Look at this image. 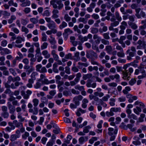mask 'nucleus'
<instances>
[{"instance_id":"nucleus-1","label":"nucleus","mask_w":146,"mask_h":146,"mask_svg":"<svg viewBox=\"0 0 146 146\" xmlns=\"http://www.w3.org/2000/svg\"><path fill=\"white\" fill-rule=\"evenodd\" d=\"M51 5L53 6L54 9H58L59 10L61 9L64 7V5L61 0H58L56 2L54 0H52L50 1Z\"/></svg>"},{"instance_id":"nucleus-8","label":"nucleus","mask_w":146,"mask_h":146,"mask_svg":"<svg viewBox=\"0 0 146 146\" xmlns=\"http://www.w3.org/2000/svg\"><path fill=\"white\" fill-rule=\"evenodd\" d=\"M88 102V100L86 98L84 99L82 101V107L84 109L86 108L87 106V104Z\"/></svg>"},{"instance_id":"nucleus-28","label":"nucleus","mask_w":146,"mask_h":146,"mask_svg":"<svg viewBox=\"0 0 146 146\" xmlns=\"http://www.w3.org/2000/svg\"><path fill=\"white\" fill-rule=\"evenodd\" d=\"M48 45V44L47 42H44L41 45L40 47L41 50H43L46 49Z\"/></svg>"},{"instance_id":"nucleus-5","label":"nucleus","mask_w":146,"mask_h":146,"mask_svg":"<svg viewBox=\"0 0 146 146\" xmlns=\"http://www.w3.org/2000/svg\"><path fill=\"white\" fill-rule=\"evenodd\" d=\"M47 27L51 30L56 29L57 26L56 24L53 21H52L51 23L47 24Z\"/></svg>"},{"instance_id":"nucleus-22","label":"nucleus","mask_w":146,"mask_h":146,"mask_svg":"<svg viewBox=\"0 0 146 146\" xmlns=\"http://www.w3.org/2000/svg\"><path fill=\"white\" fill-rule=\"evenodd\" d=\"M30 4V2L29 1L27 0L21 4H20V5L22 7H25L29 6Z\"/></svg>"},{"instance_id":"nucleus-39","label":"nucleus","mask_w":146,"mask_h":146,"mask_svg":"<svg viewBox=\"0 0 146 146\" xmlns=\"http://www.w3.org/2000/svg\"><path fill=\"white\" fill-rule=\"evenodd\" d=\"M117 55L119 57L121 58L124 57L125 56V54L123 52V51L121 50L120 51V52H117Z\"/></svg>"},{"instance_id":"nucleus-44","label":"nucleus","mask_w":146,"mask_h":146,"mask_svg":"<svg viewBox=\"0 0 146 146\" xmlns=\"http://www.w3.org/2000/svg\"><path fill=\"white\" fill-rule=\"evenodd\" d=\"M141 9L139 8H137L135 9L136 16L139 19L141 18V16L139 14V12L140 11Z\"/></svg>"},{"instance_id":"nucleus-63","label":"nucleus","mask_w":146,"mask_h":146,"mask_svg":"<svg viewBox=\"0 0 146 146\" xmlns=\"http://www.w3.org/2000/svg\"><path fill=\"white\" fill-rule=\"evenodd\" d=\"M133 124H128L127 125V127L129 129H131V130L132 131H135L136 129H135V128H132L133 127Z\"/></svg>"},{"instance_id":"nucleus-50","label":"nucleus","mask_w":146,"mask_h":146,"mask_svg":"<svg viewBox=\"0 0 146 146\" xmlns=\"http://www.w3.org/2000/svg\"><path fill=\"white\" fill-rule=\"evenodd\" d=\"M21 24L23 25H26L28 23V21L26 19H21Z\"/></svg>"},{"instance_id":"nucleus-19","label":"nucleus","mask_w":146,"mask_h":146,"mask_svg":"<svg viewBox=\"0 0 146 146\" xmlns=\"http://www.w3.org/2000/svg\"><path fill=\"white\" fill-rule=\"evenodd\" d=\"M110 80H114L115 79L117 80H119L120 78V76L118 74H116L114 75H110L109 76Z\"/></svg>"},{"instance_id":"nucleus-46","label":"nucleus","mask_w":146,"mask_h":146,"mask_svg":"<svg viewBox=\"0 0 146 146\" xmlns=\"http://www.w3.org/2000/svg\"><path fill=\"white\" fill-rule=\"evenodd\" d=\"M79 52H77L75 53L74 55L75 60L76 61H79L80 59V58L79 57Z\"/></svg>"},{"instance_id":"nucleus-55","label":"nucleus","mask_w":146,"mask_h":146,"mask_svg":"<svg viewBox=\"0 0 146 146\" xmlns=\"http://www.w3.org/2000/svg\"><path fill=\"white\" fill-rule=\"evenodd\" d=\"M23 11L26 14H27L31 12V9L29 7H26L24 9Z\"/></svg>"},{"instance_id":"nucleus-25","label":"nucleus","mask_w":146,"mask_h":146,"mask_svg":"<svg viewBox=\"0 0 146 146\" xmlns=\"http://www.w3.org/2000/svg\"><path fill=\"white\" fill-rule=\"evenodd\" d=\"M105 49L107 52L109 54H110L112 50V48L111 46H106Z\"/></svg>"},{"instance_id":"nucleus-26","label":"nucleus","mask_w":146,"mask_h":146,"mask_svg":"<svg viewBox=\"0 0 146 146\" xmlns=\"http://www.w3.org/2000/svg\"><path fill=\"white\" fill-rule=\"evenodd\" d=\"M144 27L143 26L139 27V30L140 31V34L142 35H145L146 34V32L143 30Z\"/></svg>"},{"instance_id":"nucleus-64","label":"nucleus","mask_w":146,"mask_h":146,"mask_svg":"<svg viewBox=\"0 0 146 146\" xmlns=\"http://www.w3.org/2000/svg\"><path fill=\"white\" fill-rule=\"evenodd\" d=\"M2 115L4 118H7L9 116V113L7 111H5L3 112L2 113Z\"/></svg>"},{"instance_id":"nucleus-61","label":"nucleus","mask_w":146,"mask_h":146,"mask_svg":"<svg viewBox=\"0 0 146 146\" xmlns=\"http://www.w3.org/2000/svg\"><path fill=\"white\" fill-rule=\"evenodd\" d=\"M118 101L119 102H123L125 101L126 99L125 97L121 96L118 99Z\"/></svg>"},{"instance_id":"nucleus-27","label":"nucleus","mask_w":146,"mask_h":146,"mask_svg":"<svg viewBox=\"0 0 146 146\" xmlns=\"http://www.w3.org/2000/svg\"><path fill=\"white\" fill-rule=\"evenodd\" d=\"M67 26V23L65 21H63L62 23L59 25V28L60 29L66 27Z\"/></svg>"},{"instance_id":"nucleus-23","label":"nucleus","mask_w":146,"mask_h":146,"mask_svg":"<svg viewBox=\"0 0 146 146\" xmlns=\"http://www.w3.org/2000/svg\"><path fill=\"white\" fill-rule=\"evenodd\" d=\"M110 111H111L113 112H121V108H111L110 110Z\"/></svg>"},{"instance_id":"nucleus-11","label":"nucleus","mask_w":146,"mask_h":146,"mask_svg":"<svg viewBox=\"0 0 146 146\" xmlns=\"http://www.w3.org/2000/svg\"><path fill=\"white\" fill-rule=\"evenodd\" d=\"M20 136V135H16V134L12 135H11L10 140L12 142L16 140L17 138H19Z\"/></svg>"},{"instance_id":"nucleus-49","label":"nucleus","mask_w":146,"mask_h":146,"mask_svg":"<svg viewBox=\"0 0 146 146\" xmlns=\"http://www.w3.org/2000/svg\"><path fill=\"white\" fill-rule=\"evenodd\" d=\"M106 114L107 117H110L113 115L114 113L111 111H106Z\"/></svg>"},{"instance_id":"nucleus-53","label":"nucleus","mask_w":146,"mask_h":146,"mask_svg":"<svg viewBox=\"0 0 146 146\" xmlns=\"http://www.w3.org/2000/svg\"><path fill=\"white\" fill-rule=\"evenodd\" d=\"M91 33L92 34H96L97 33L98 31V28H91Z\"/></svg>"},{"instance_id":"nucleus-47","label":"nucleus","mask_w":146,"mask_h":146,"mask_svg":"<svg viewBox=\"0 0 146 146\" xmlns=\"http://www.w3.org/2000/svg\"><path fill=\"white\" fill-rule=\"evenodd\" d=\"M4 93L6 94H8L11 96L13 95V93L11 92V90L9 89H6V90L4 92Z\"/></svg>"},{"instance_id":"nucleus-15","label":"nucleus","mask_w":146,"mask_h":146,"mask_svg":"<svg viewBox=\"0 0 146 146\" xmlns=\"http://www.w3.org/2000/svg\"><path fill=\"white\" fill-rule=\"evenodd\" d=\"M110 96L109 94H107L105 96H103L102 98L100 99V100L103 102H107L108 101V99Z\"/></svg>"},{"instance_id":"nucleus-59","label":"nucleus","mask_w":146,"mask_h":146,"mask_svg":"<svg viewBox=\"0 0 146 146\" xmlns=\"http://www.w3.org/2000/svg\"><path fill=\"white\" fill-rule=\"evenodd\" d=\"M54 141H52V140H50L48 141L47 144L46 146H52L54 143Z\"/></svg>"},{"instance_id":"nucleus-24","label":"nucleus","mask_w":146,"mask_h":146,"mask_svg":"<svg viewBox=\"0 0 146 146\" xmlns=\"http://www.w3.org/2000/svg\"><path fill=\"white\" fill-rule=\"evenodd\" d=\"M8 3L10 6H13L15 7H17L18 6L17 3L14 2V0H10L9 1Z\"/></svg>"},{"instance_id":"nucleus-4","label":"nucleus","mask_w":146,"mask_h":146,"mask_svg":"<svg viewBox=\"0 0 146 146\" xmlns=\"http://www.w3.org/2000/svg\"><path fill=\"white\" fill-rule=\"evenodd\" d=\"M39 81L41 82L43 84H46L48 79L46 78L45 74H41Z\"/></svg>"},{"instance_id":"nucleus-43","label":"nucleus","mask_w":146,"mask_h":146,"mask_svg":"<svg viewBox=\"0 0 146 146\" xmlns=\"http://www.w3.org/2000/svg\"><path fill=\"white\" fill-rule=\"evenodd\" d=\"M98 139V138L96 137H92L89 140V143L91 144H93L95 141H96Z\"/></svg>"},{"instance_id":"nucleus-62","label":"nucleus","mask_w":146,"mask_h":146,"mask_svg":"<svg viewBox=\"0 0 146 146\" xmlns=\"http://www.w3.org/2000/svg\"><path fill=\"white\" fill-rule=\"evenodd\" d=\"M72 93L78 95L80 94V92L79 91L76 90L74 89H72L71 90Z\"/></svg>"},{"instance_id":"nucleus-38","label":"nucleus","mask_w":146,"mask_h":146,"mask_svg":"<svg viewBox=\"0 0 146 146\" xmlns=\"http://www.w3.org/2000/svg\"><path fill=\"white\" fill-rule=\"evenodd\" d=\"M94 94L96 96H98L100 98L103 97L104 95V93L101 92H95L94 93Z\"/></svg>"},{"instance_id":"nucleus-45","label":"nucleus","mask_w":146,"mask_h":146,"mask_svg":"<svg viewBox=\"0 0 146 146\" xmlns=\"http://www.w3.org/2000/svg\"><path fill=\"white\" fill-rule=\"evenodd\" d=\"M33 103L34 106L35 107H36L37 106L38 104L39 100L35 98L33 100Z\"/></svg>"},{"instance_id":"nucleus-13","label":"nucleus","mask_w":146,"mask_h":146,"mask_svg":"<svg viewBox=\"0 0 146 146\" xmlns=\"http://www.w3.org/2000/svg\"><path fill=\"white\" fill-rule=\"evenodd\" d=\"M42 54L46 58H49L50 57V54L48 51L46 50H43L42 52Z\"/></svg>"},{"instance_id":"nucleus-9","label":"nucleus","mask_w":146,"mask_h":146,"mask_svg":"<svg viewBox=\"0 0 146 146\" xmlns=\"http://www.w3.org/2000/svg\"><path fill=\"white\" fill-rule=\"evenodd\" d=\"M123 78L124 79H128L130 76V74L128 72V70H125L123 72Z\"/></svg>"},{"instance_id":"nucleus-32","label":"nucleus","mask_w":146,"mask_h":146,"mask_svg":"<svg viewBox=\"0 0 146 146\" xmlns=\"http://www.w3.org/2000/svg\"><path fill=\"white\" fill-rule=\"evenodd\" d=\"M144 66L141 65L139 67L138 69L139 70L140 73L144 74L145 73V71L144 69Z\"/></svg>"},{"instance_id":"nucleus-34","label":"nucleus","mask_w":146,"mask_h":146,"mask_svg":"<svg viewBox=\"0 0 146 146\" xmlns=\"http://www.w3.org/2000/svg\"><path fill=\"white\" fill-rule=\"evenodd\" d=\"M29 136V133L27 131H25V132L24 134L22 135V137L24 140H26L27 137H28Z\"/></svg>"},{"instance_id":"nucleus-29","label":"nucleus","mask_w":146,"mask_h":146,"mask_svg":"<svg viewBox=\"0 0 146 146\" xmlns=\"http://www.w3.org/2000/svg\"><path fill=\"white\" fill-rule=\"evenodd\" d=\"M92 75L91 74H84L83 76V79L84 80H86L87 79L90 78L92 77Z\"/></svg>"},{"instance_id":"nucleus-52","label":"nucleus","mask_w":146,"mask_h":146,"mask_svg":"<svg viewBox=\"0 0 146 146\" xmlns=\"http://www.w3.org/2000/svg\"><path fill=\"white\" fill-rule=\"evenodd\" d=\"M136 82V80L135 78H132L129 81V84L131 86L133 85Z\"/></svg>"},{"instance_id":"nucleus-36","label":"nucleus","mask_w":146,"mask_h":146,"mask_svg":"<svg viewBox=\"0 0 146 146\" xmlns=\"http://www.w3.org/2000/svg\"><path fill=\"white\" fill-rule=\"evenodd\" d=\"M57 32L56 29H53V30L47 31H46V33L48 35H50L52 33L55 34L57 33Z\"/></svg>"},{"instance_id":"nucleus-20","label":"nucleus","mask_w":146,"mask_h":146,"mask_svg":"<svg viewBox=\"0 0 146 146\" xmlns=\"http://www.w3.org/2000/svg\"><path fill=\"white\" fill-rule=\"evenodd\" d=\"M16 19V17L15 15H12L11 16L10 18L8 20V23L9 24L12 23Z\"/></svg>"},{"instance_id":"nucleus-60","label":"nucleus","mask_w":146,"mask_h":146,"mask_svg":"<svg viewBox=\"0 0 146 146\" xmlns=\"http://www.w3.org/2000/svg\"><path fill=\"white\" fill-rule=\"evenodd\" d=\"M108 133L109 135H111L113 134V128L111 127H109L108 129Z\"/></svg>"},{"instance_id":"nucleus-7","label":"nucleus","mask_w":146,"mask_h":146,"mask_svg":"<svg viewBox=\"0 0 146 146\" xmlns=\"http://www.w3.org/2000/svg\"><path fill=\"white\" fill-rule=\"evenodd\" d=\"M59 11L56 9H54L52 11V17L54 19H56L59 17L58 15Z\"/></svg>"},{"instance_id":"nucleus-21","label":"nucleus","mask_w":146,"mask_h":146,"mask_svg":"<svg viewBox=\"0 0 146 146\" xmlns=\"http://www.w3.org/2000/svg\"><path fill=\"white\" fill-rule=\"evenodd\" d=\"M33 80L32 79H30L28 80V83L27 85V86L29 88H31L33 87V84L34 83Z\"/></svg>"},{"instance_id":"nucleus-54","label":"nucleus","mask_w":146,"mask_h":146,"mask_svg":"<svg viewBox=\"0 0 146 146\" xmlns=\"http://www.w3.org/2000/svg\"><path fill=\"white\" fill-rule=\"evenodd\" d=\"M90 54L91 55V58L93 57H94L96 58H97L98 55L95 52L92 51H90Z\"/></svg>"},{"instance_id":"nucleus-16","label":"nucleus","mask_w":146,"mask_h":146,"mask_svg":"<svg viewBox=\"0 0 146 146\" xmlns=\"http://www.w3.org/2000/svg\"><path fill=\"white\" fill-rule=\"evenodd\" d=\"M72 31L69 28L65 29L64 30V32L63 33V37H65V34L68 35L69 34L72 33Z\"/></svg>"},{"instance_id":"nucleus-48","label":"nucleus","mask_w":146,"mask_h":146,"mask_svg":"<svg viewBox=\"0 0 146 146\" xmlns=\"http://www.w3.org/2000/svg\"><path fill=\"white\" fill-rule=\"evenodd\" d=\"M21 31L23 32H25L26 34L29 32V29L25 26L22 27Z\"/></svg>"},{"instance_id":"nucleus-40","label":"nucleus","mask_w":146,"mask_h":146,"mask_svg":"<svg viewBox=\"0 0 146 146\" xmlns=\"http://www.w3.org/2000/svg\"><path fill=\"white\" fill-rule=\"evenodd\" d=\"M129 25L133 29L135 30L138 28L137 25L134 23H132L129 24Z\"/></svg>"},{"instance_id":"nucleus-18","label":"nucleus","mask_w":146,"mask_h":146,"mask_svg":"<svg viewBox=\"0 0 146 146\" xmlns=\"http://www.w3.org/2000/svg\"><path fill=\"white\" fill-rule=\"evenodd\" d=\"M134 112L137 115H139V113L141 111V108L138 106H137L135 108L133 109Z\"/></svg>"},{"instance_id":"nucleus-30","label":"nucleus","mask_w":146,"mask_h":146,"mask_svg":"<svg viewBox=\"0 0 146 146\" xmlns=\"http://www.w3.org/2000/svg\"><path fill=\"white\" fill-rule=\"evenodd\" d=\"M91 128V127L90 125H88L84 127L83 131L85 133H88L89 132V130Z\"/></svg>"},{"instance_id":"nucleus-56","label":"nucleus","mask_w":146,"mask_h":146,"mask_svg":"<svg viewBox=\"0 0 146 146\" xmlns=\"http://www.w3.org/2000/svg\"><path fill=\"white\" fill-rule=\"evenodd\" d=\"M64 18L66 22L69 21L71 20V17L67 14L64 15Z\"/></svg>"},{"instance_id":"nucleus-6","label":"nucleus","mask_w":146,"mask_h":146,"mask_svg":"<svg viewBox=\"0 0 146 146\" xmlns=\"http://www.w3.org/2000/svg\"><path fill=\"white\" fill-rule=\"evenodd\" d=\"M7 105L9 110V113H13L16 110L15 108L13 106L10 102H8Z\"/></svg>"},{"instance_id":"nucleus-57","label":"nucleus","mask_w":146,"mask_h":146,"mask_svg":"<svg viewBox=\"0 0 146 146\" xmlns=\"http://www.w3.org/2000/svg\"><path fill=\"white\" fill-rule=\"evenodd\" d=\"M30 21L34 24L37 23L38 22V20L35 18H30Z\"/></svg>"},{"instance_id":"nucleus-14","label":"nucleus","mask_w":146,"mask_h":146,"mask_svg":"<svg viewBox=\"0 0 146 146\" xmlns=\"http://www.w3.org/2000/svg\"><path fill=\"white\" fill-rule=\"evenodd\" d=\"M88 137L87 136L82 137L79 139V141L80 144H82L84 142L87 141Z\"/></svg>"},{"instance_id":"nucleus-12","label":"nucleus","mask_w":146,"mask_h":146,"mask_svg":"<svg viewBox=\"0 0 146 146\" xmlns=\"http://www.w3.org/2000/svg\"><path fill=\"white\" fill-rule=\"evenodd\" d=\"M13 124L15 126L17 127H22L23 124L22 123L18 122L17 120H14L13 122Z\"/></svg>"},{"instance_id":"nucleus-33","label":"nucleus","mask_w":146,"mask_h":146,"mask_svg":"<svg viewBox=\"0 0 146 146\" xmlns=\"http://www.w3.org/2000/svg\"><path fill=\"white\" fill-rule=\"evenodd\" d=\"M42 15L44 17H49L50 15V13L48 10H46L44 11Z\"/></svg>"},{"instance_id":"nucleus-37","label":"nucleus","mask_w":146,"mask_h":146,"mask_svg":"<svg viewBox=\"0 0 146 146\" xmlns=\"http://www.w3.org/2000/svg\"><path fill=\"white\" fill-rule=\"evenodd\" d=\"M22 114L17 113V117L18 119H19V121L20 122L23 121L25 119L22 116Z\"/></svg>"},{"instance_id":"nucleus-41","label":"nucleus","mask_w":146,"mask_h":146,"mask_svg":"<svg viewBox=\"0 0 146 146\" xmlns=\"http://www.w3.org/2000/svg\"><path fill=\"white\" fill-rule=\"evenodd\" d=\"M72 136L70 135H68L67 137V140L66 139H64V142L66 143L67 144H69L70 142V140L72 139Z\"/></svg>"},{"instance_id":"nucleus-3","label":"nucleus","mask_w":146,"mask_h":146,"mask_svg":"<svg viewBox=\"0 0 146 146\" xmlns=\"http://www.w3.org/2000/svg\"><path fill=\"white\" fill-rule=\"evenodd\" d=\"M83 98V96L81 95H79L74 97L73 98V101L74 103L76 105H79L80 101H81Z\"/></svg>"},{"instance_id":"nucleus-35","label":"nucleus","mask_w":146,"mask_h":146,"mask_svg":"<svg viewBox=\"0 0 146 146\" xmlns=\"http://www.w3.org/2000/svg\"><path fill=\"white\" fill-rule=\"evenodd\" d=\"M131 89L130 87L129 86H126L125 88V89L123 90V92L125 94H126L128 93V92L131 90Z\"/></svg>"},{"instance_id":"nucleus-42","label":"nucleus","mask_w":146,"mask_h":146,"mask_svg":"<svg viewBox=\"0 0 146 146\" xmlns=\"http://www.w3.org/2000/svg\"><path fill=\"white\" fill-rule=\"evenodd\" d=\"M42 37L41 38V40L42 42H45L47 40V36L46 35L45 33H42Z\"/></svg>"},{"instance_id":"nucleus-51","label":"nucleus","mask_w":146,"mask_h":146,"mask_svg":"<svg viewBox=\"0 0 146 146\" xmlns=\"http://www.w3.org/2000/svg\"><path fill=\"white\" fill-rule=\"evenodd\" d=\"M127 117L130 119L133 118L135 120L137 119V116L133 113H132L130 115H127Z\"/></svg>"},{"instance_id":"nucleus-58","label":"nucleus","mask_w":146,"mask_h":146,"mask_svg":"<svg viewBox=\"0 0 146 146\" xmlns=\"http://www.w3.org/2000/svg\"><path fill=\"white\" fill-rule=\"evenodd\" d=\"M11 30L16 34H18L19 33V30L15 27H12L11 28Z\"/></svg>"},{"instance_id":"nucleus-17","label":"nucleus","mask_w":146,"mask_h":146,"mask_svg":"<svg viewBox=\"0 0 146 146\" xmlns=\"http://www.w3.org/2000/svg\"><path fill=\"white\" fill-rule=\"evenodd\" d=\"M50 39L49 40V42L51 44H54L56 43L54 37H53L52 35L50 36Z\"/></svg>"},{"instance_id":"nucleus-10","label":"nucleus","mask_w":146,"mask_h":146,"mask_svg":"<svg viewBox=\"0 0 146 146\" xmlns=\"http://www.w3.org/2000/svg\"><path fill=\"white\" fill-rule=\"evenodd\" d=\"M42 84H43L40 82L39 81L38 79L36 80V82L34 85V87L35 89H38L40 88Z\"/></svg>"},{"instance_id":"nucleus-31","label":"nucleus","mask_w":146,"mask_h":146,"mask_svg":"<svg viewBox=\"0 0 146 146\" xmlns=\"http://www.w3.org/2000/svg\"><path fill=\"white\" fill-rule=\"evenodd\" d=\"M127 25V23L125 21H123L121 23V25L120 26L121 29H125L126 26Z\"/></svg>"},{"instance_id":"nucleus-2","label":"nucleus","mask_w":146,"mask_h":146,"mask_svg":"<svg viewBox=\"0 0 146 146\" xmlns=\"http://www.w3.org/2000/svg\"><path fill=\"white\" fill-rule=\"evenodd\" d=\"M25 40L24 38H22L20 36H18L16 40L15 41L16 43L15 44V42H12L13 46L19 48H21L23 46V44H21L22 42H24Z\"/></svg>"}]
</instances>
